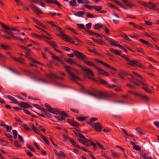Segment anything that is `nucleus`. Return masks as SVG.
<instances>
[{
	"label": "nucleus",
	"mask_w": 159,
	"mask_h": 159,
	"mask_svg": "<svg viewBox=\"0 0 159 159\" xmlns=\"http://www.w3.org/2000/svg\"><path fill=\"white\" fill-rule=\"evenodd\" d=\"M139 2L141 4L144 6L145 7H148V3L143 1H139Z\"/></svg>",
	"instance_id": "46"
},
{
	"label": "nucleus",
	"mask_w": 159,
	"mask_h": 159,
	"mask_svg": "<svg viewBox=\"0 0 159 159\" xmlns=\"http://www.w3.org/2000/svg\"><path fill=\"white\" fill-rule=\"evenodd\" d=\"M69 139L71 143L75 147L77 148H80V147L78 145L76 142L74 141L73 139H71V138H69Z\"/></svg>",
	"instance_id": "21"
},
{
	"label": "nucleus",
	"mask_w": 159,
	"mask_h": 159,
	"mask_svg": "<svg viewBox=\"0 0 159 159\" xmlns=\"http://www.w3.org/2000/svg\"><path fill=\"white\" fill-rule=\"evenodd\" d=\"M62 66L65 68V70L69 74L71 80L76 81L79 79L78 76L74 75L72 71L74 70L73 68L66 65L64 62L62 64Z\"/></svg>",
	"instance_id": "5"
},
{
	"label": "nucleus",
	"mask_w": 159,
	"mask_h": 159,
	"mask_svg": "<svg viewBox=\"0 0 159 159\" xmlns=\"http://www.w3.org/2000/svg\"><path fill=\"white\" fill-rule=\"evenodd\" d=\"M95 60L96 62L100 63L101 64L105 66H106L108 68H110V69H111L114 71H117V70L115 68H114V67H113L112 66H110L109 65L106 63L105 62H104L103 61H102L98 60L97 59H96Z\"/></svg>",
	"instance_id": "11"
},
{
	"label": "nucleus",
	"mask_w": 159,
	"mask_h": 159,
	"mask_svg": "<svg viewBox=\"0 0 159 159\" xmlns=\"http://www.w3.org/2000/svg\"><path fill=\"white\" fill-rule=\"evenodd\" d=\"M125 4L128 7L130 8H132L133 6L134 5V4H132L131 2H130L128 1L127 0L126 2H125Z\"/></svg>",
	"instance_id": "32"
},
{
	"label": "nucleus",
	"mask_w": 159,
	"mask_h": 159,
	"mask_svg": "<svg viewBox=\"0 0 159 159\" xmlns=\"http://www.w3.org/2000/svg\"><path fill=\"white\" fill-rule=\"evenodd\" d=\"M122 37L123 38H125V39H126V40H128L130 41L131 40V39H130L128 37L127 35L126 34H123Z\"/></svg>",
	"instance_id": "58"
},
{
	"label": "nucleus",
	"mask_w": 159,
	"mask_h": 159,
	"mask_svg": "<svg viewBox=\"0 0 159 159\" xmlns=\"http://www.w3.org/2000/svg\"><path fill=\"white\" fill-rule=\"evenodd\" d=\"M33 131L37 134L39 133V131L38 129L35 127L34 126L33 128H32Z\"/></svg>",
	"instance_id": "52"
},
{
	"label": "nucleus",
	"mask_w": 159,
	"mask_h": 159,
	"mask_svg": "<svg viewBox=\"0 0 159 159\" xmlns=\"http://www.w3.org/2000/svg\"><path fill=\"white\" fill-rule=\"evenodd\" d=\"M91 126L94 127L97 131L101 132L102 130V127L101 124L99 123H97L92 125Z\"/></svg>",
	"instance_id": "14"
},
{
	"label": "nucleus",
	"mask_w": 159,
	"mask_h": 159,
	"mask_svg": "<svg viewBox=\"0 0 159 159\" xmlns=\"http://www.w3.org/2000/svg\"><path fill=\"white\" fill-rule=\"evenodd\" d=\"M47 43H48L54 49L56 48V47H57V45L56 43V42L54 41H47Z\"/></svg>",
	"instance_id": "23"
},
{
	"label": "nucleus",
	"mask_w": 159,
	"mask_h": 159,
	"mask_svg": "<svg viewBox=\"0 0 159 159\" xmlns=\"http://www.w3.org/2000/svg\"><path fill=\"white\" fill-rule=\"evenodd\" d=\"M14 143L15 145L17 148H21V144L19 143L17 141H15L14 142Z\"/></svg>",
	"instance_id": "48"
},
{
	"label": "nucleus",
	"mask_w": 159,
	"mask_h": 159,
	"mask_svg": "<svg viewBox=\"0 0 159 159\" xmlns=\"http://www.w3.org/2000/svg\"><path fill=\"white\" fill-rule=\"evenodd\" d=\"M86 32H88L89 34L92 35H95V33L93 31L91 30H87L86 29Z\"/></svg>",
	"instance_id": "56"
},
{
	"label": "nucleus",
	"mask_w": 159,
	"mask_h": 159,
	"mask_svg": "<svg viewBox=\"0 0 159 159\" xmlns=\"http://www.w3.org/2000/svg\"><path fill=\"white\" fill-rule=\"evenodd\" d=\"M143 80H139L138 79H136V80L138 81L141 84L144 86H147V85L145 83V80L143 78V79H142Z\"/></svg>",
	"instance_id": "49"
},
{
	"label": "nucleus",
	"mask_w": 159,
	"mask_h": 159,
	"mask_svg": "<svg viewBox=\"0 0 159 159\" xmlns=\"http://www.w3.org/2000/svg\"><path fill=\"white\" fill-rule=\"evenodd\" d=\"M96 143L101 149L105 150L103 146L99 142H96Z\"/></svg>",
	"instance_id": "55"
},
{
	"label": "nucleus",
	"mask_w": 159,
	"mask_h": 159,
	"mask_svg": "<svg viewBox=\"0 0 159 159\" xmlns=\"http://www.w3.org/2000/svg\"><path fill=\"white\" fill-rule=\"evenodd\" d=\"M83 71L85 72V74L87 77L89 79H93L96 82H98V81L96 79H93L92 77L94 76V75L93 72L91 69L85 67Z\"/></svg>",
	"instance_id": "7"
},
{
	"label": "nucleus",
	"mask_w": 159,
	"mask_h": 159,
	"mask_svg": "<svg viewBox=\"0 0 159 159\" xmlns=\"http://www.w3.org/2000/svg\"><path fill=\"white\" fill-rule=\"evenodd\" d=\"M60 114L62 115L63 116H65V118L66 117H68L69 116L68 115L65 111H62Z\"/></svg>",
	"instance_id": "60"
},
{
	"label": "nucleus",
	"mask_w": 159,
	"mask_h": 159,
	"mask_svg": "<svg viewBox=\"0 0 159 159\" xmlns=\"http://www.w3.org/2000/svg\"><path fill=\"white\" fill-rule=\"evenodd\" d=\"M38 25H39L40 26L42 27L43 28H45L46 27V26L43 25L40 21H38L37 24Z\"/></svg>",
	"instance_id": "62"
},
{
	"label": "nucleus",
	"mask_w": 159,
	"mask_h": 159,
	"mask_svg": "<svg viewBox=\"0 0 159 159\" xmlns=\"http://www.w3.org/2000/svg\"><path fill=\"white\" fill-rule=\"evenodd\" d=\"M86 16L88 18H93L94 17L93 15L90 12H87L86 14Z\"/></svg>",
	"instance_id": "44"
},
{
	"label": "nucleus",
	"mask_w": 159,
	"mask_h": 159,
	"mask_svg": "<svg viewBox=\"0 0 159 159\" xmlns=\"http://www.w3.org/2000/svg\"><path fill=\"white\" fill-rule=\"evenodd\" d=\"M136 130L139 134H140L143 135H144L145 134V133L142 132L141 131L142 130L139 128H136Z\"/></svg>",
	"instance_id": "47"
},
{
	"label": "nucleus",
	"mask_w": 159,
	"mask_h": 159,
	"mask_svg": "<svg viewBox=\"0 0 159 159\" xmlns=\"http://www.w3.org/2000/svg\"><path fill=\"white\" fill-rule=\"evenodd\" d=\"M0 47L1 48L4 49H7L10 48V47L9 45H4L2 43L0 44Z\"/></svg>",
	"instance_id": "34"
},
{
	"label": "nucleus",
	"mask_w": 159,
	"mask_h": 159,
	"mask_svg": "<svg viewBox=\"0 0 159 159\" xmlns=\"http://www.w3.org/2000/svg\"><path fill=\"white\" fill-rule=\"evenodd\" d=\"M65 39L66 40V41H67L72 43L75 44V41L72 40V39L69 37L67 35L65 38L64 39Z\"/></svg>",
	"instance_id": "33"
},
{
	"label": "nucleus",
	"mask_w": 159,
	"mask_h": 159,
	"mask_svg": "<svg viewBox=\"0 0 159 159\" xmlns=\"http://www.w3.org/2000/svg\"><path fill=\"white\" fill-rule=\"evenodd\" d=\"M37 4H38V5L41 6L43 7H45L44 4L43 3L42 1L40 0H37Z\"/></svg>",
	"instance_id": "40"
},
{
	"label": "nucleus",
	"mask_w": 159,
	"mask_h": 159,
	"mask_svg": "<svg viewBox=\"0 0 159 159\" xmlns=\"http://www.w3.org/2000/svg\"><path fill=\"white\" fill-rule=\"evenodd\" d=\"M102 27V26L100 24H97L95 25L94 28L95 29H98Z\"/></svg>",
	"instance_id": "51"
},
{
	"label": "nucleus",
	"mask_w": 159,
	"mask_h": 159,
	"mask_svg": "<svg viewBox=\"0 0 159 159\" xmlns=\"http://www.w3.org/2000/svg\"><path fill=\"white\" fill-rule=\"evenodd\" d=\"M69 4L70 5L72 6H73L75 7L77 6V5L76 3V2H75V3L73 1H70L69 2Z\"/></svg>",
	"instance_id": "59"
},
{
	"label": "nucleus",
	"mask_w": 159,
	"mask_h": 159,
	"mask_svg": "<svg viewBox=\"0 0 159 159\" xmlns=\"http://www.w3.org/2000/svg\"><path fill=\"white\" fill-rule=\"evenodd\" d=\"M41 137L43 139L44 141L47 144H49V142L47 139L46 138V137L44 136L42 134H40V135Z\"/></svg>",
	"instance_id": "35"
},
{
	"label": "nucleus",
	"mask_w": 159,
	"mask_h": 159,
	"mask_svg": "<svg viewBox=\"0 0 159 159\" xmlns=\"http://www.w3.org/2000/svg\"><path fill=\"white\" fill-rule=\"evenodd\" d=\"M85 14L84 12L82 11H78L77 13H75L74 15L78 17H82Z\"/></svg>",
	"instance_id": "28"
},
{
	"label": "nucleus",
	"mask_w": 159,
	"mask_h": 159,
	"mask_svg": "<svg viewBox=\"0 0 159 159\" xmlns=\"http://www.w3.org/2000/svg\"><path fill=\"white\" fill-rule=\"evenodd\" d=\"M25 51V57L28 58L29 60L32 61L34 59L30 57L31 52V50L29 48H27Z\"/></svg>",
	"instance_id": "15"
},
{
	"label": "nucleus",
	"mask_w": 159,
	"mask_h": 159,
	"mask_svg": "<svg viewBox=\"0 0 159 159\" xmlns=\"http://www.w3.org/2000/svg\"><path fill=\"white\" fill-rule=\"evenodd\" d=\"M86 118V117H77V119L79 121L81 122L84 121Z\"/></svg>",
	"instance_id": "39"
},
{
	"label": "nucleus",
	"mask_w": 159,
	"mask_h": 159,
	"mask_svg": "<svg viewBox=\"0 0 159 159\" xmlns=\"http://www.w3.org/2000/svg\"><path fill=\"white\" fill-rule=\"evenodd\" d=\"M54 117L55 118H56V119H57L58 120V122L59 121H62L64 120L65 119V116H54Z\"/></svg>",
	"instance_id": "31"
},
{
	"label": "nucleus",
	"mask_w": 159,
	"mask_h": 159,
	"mask_svg": "<svg viewBox=\"0 0 159 159\" xmlns=\"http://www.w3.org/2000/svg\"><path fill=\"white\" fill-rule=\"evenodd\" d=\"M44 106L48 109L49 112L55 114L57 115L58 113L60 114V112L57 109L53 108L49 104L45 103Z\"/></svg>",
	"instance_id": "8"
},
{
	"label": "nucleus",
	"mask_w": 159,
	"mask_h": 159,
	"mask_svg": "<svg viewBox=\"0 0 159 159\" xmlns=\"http://www.w3.org/2000/svg\"><path fill=\"white\" fill-rule=\"evenodd\" d=\"M5 135L11 141H12L13 140L12 139V136L11 134H7L6 133L5 134Z\"/></svg>",
	"instance_id": "38"
},
{
	"label": "nucleus",
	"mask_w": 159,
	"mask_h": 159,
	"mask_svg": "<svg viewBox=\"0 0 159 159\" xmlns=\"http://www.w3.org/2000/svg\"><path fill=\"white\" fill-rule=\"evenodd\" d=\"M111 154L114 157L116 158H118L119 157V155L115 152L113 151H111Z\"/></svg>",
	"instance_id": "45"
},
{
	"label": "nucleus",
	"mask_w": 159,
	"mask_h": 159,
	"mask_svg": "<svg viewBox=\"0 0 159 159\" xmlns=\"http://www.w3.org/2000/svg\"><path fill=\"white\" fill-rule=\"evenodd\" d=\"M75 134L77 137H79L78 139L79 142L85 145L86 147H88L91 145V142H93L92 140L86 139L83 134L79 132H75Z\"/></svg>",
	"instance_id": "4"
},
{
	"label": "nucleus",
	"mask_w": 159,
	"mask_h": 159,
	"mask_svg": "<svg viewBox=\"0 0 159 159\" xmlns=\"http://www.w3.org/2000/svg\"><path fill=\"white\" fill-rule=\"evenodd\" d=\"M45 75L47 77L51 79V81H50L51 83H52L60 87H63L65 86L64 85L58 83L52 79L53 78H56L58 77V76L53 73L51 72L49 74H46Z\"/></svg>",
	"instance_id": "6"
},
{
	"label": "nucleus",
	"mask_w": 159,
	"mask_h": 159,
	"mask_svg": "<svg viewBox=\"0 0 159 159\" xmlns=\"http://www.w3.org/2000/svg\"><path fill=\"white\" fill-rule=\"evenodd\" d=\"M110 51L114 54L120 56V53L116 49L113 48H111L110 49Z\"/></svg>",
	"instance_id": "29"
},
{
	"label": "nucleus",
	"mask_w": 159,
	"mask_h": 159,
	"mask_svg": "<svg viewBox=\"0 0 159 159\" xmlns=\"http://www.w3.org/2000/svg\"><path fill=\"white\" fill-rule=\"evenodd\" d=\"M102 7L100 6H94V9L101 13H106L107 11L105 10H102Z\"/></svg>",
	"instance_id": "17"
},
{
	"label": "nucleus",
	"mask_w": 159,
	"mask_h": 159,
	"mask_svg": "<svg viewBox=\"0 0 159 159\" xmlns=\"http://www.w3.org/2000/svg\"><path fill=\"white\" fill-rule=\"evenodd\" d=\"M84 6L89 10H92L93 9H94V6H91L88 5H84Z\"/></svg>",
	"instance_id": "42"
},
{
	"label": "nucleus",
	"mask_w": 159,
	"mask_h": 159,
	"mask_svg": "<svg viewBox=\"0 0 159 159\" xmlns=\"http://www.w3.org/2000/svg\"><path fill=\"white\" fill-rule=\"evenodd\" d=\"M85 93L88 95L99 99H107L110 97L116 96V94L111 92L104 93L98 90H97L94 92H91L89 91H86Z\"/></svg>",
	"instance_id": "3"
},
{
	"label": "nucleus",
	"mask_w": 159,
	"mask_h": 159,
	"mask_svg": "<svg viewBox=\"0 0 159 159\" xmlns=\"http://www.w3.org/2000/svg\"><path fill=\"white\" fill-rule=\"evenodd\" d=\"M64 60L66 62L69 64H76V62L75 61H73L72 59L69 58H65L64 59Z\"/></svg>",
	"instance_id": "22"
},
{
	"label": "nucleus",
	"mask_w": 159,
	"mask_h": 159,
	"mask_svg": "<svg viewBox=\"0 0 159 159\" xmlns=\"http://www.w3.org/2000/svg\"><path fill=\"white\" fill-rule=\"evenodd\" d=\"M139 40L140 41L141 43H142L146 45L148 47H150L152 48H154V46H152V44H151L150 43H149L148 42L143 39H139Z\"/></svg>",
	"instance_id": "18"
},
{
	"label": "nucleus",
	"mask_w": 159,
	"mask_h": 159,
	"mask_svg": "<svg viewBox=\"0 0 159 159\" xmlns=\"http://www.w3.org/2000/svg\"><path fill=\"white\" fill-rule=\"evenodd\" d=\"M120 74L122 75H129L133 79H135V77L133 75H131V74H128L126 72L124 71H121L120 73Z\"/></svg>",
	"instance_id": "27"
},
{
	"label": "nucleus",
	"mask_w": 159,
	"mask_h": 159,
	"mask_svg": "<svg viewBox=\"0 0 159 159\" xmlns=\"http://www.w3.org/2000/svg\"><path fill=\"white\" fill-rule=\"evenodd\" d=\"M141 157L143 158V159H148V157L145 153L141 154Z\"/></svg>",
	"instance_id": "50"
},
{
	"label": "nucleus",
	"mask_w": 159,
	"mask_h": 159,
	"mask_svg": "<svg viewBox=\"0 0 159 159\" xmlns=\"http://www.w3.org/2000/svg\"><path fill=\"white\" fill-rule=\"evenodd\" d=\"M11 58L15 61L19 62L21 63L24 64V61H25V60L21 57H20L18 58H16L14 57H11Z\"/></svg>",
	"instance_id": "20"
},
{
	"label": "nucleus",
	"mask_w": 159,
	"mask_h": 159,
	"mask_svg": "<svg viewBox=\"0 0 159 159\" xmlns=\"http://www.w3.org/2000/svg\"><path fill=\"white\" fill-rule=\"evenodd\" d=\"M129 65L134 66H139L142 67L143 66L138 61L133 60H131L129 64Z\"/></svg>",
	"instance_id": "16"
},
{
	"label": "nucleus",
	"mask_w": 159,
	"mask_h": 159,
	"mask_svg": "<svg viewBox=\"0 0 159 159\" xmlns=\"http://www.w3.org/2000/svg\"><path fill=\"white\" fill-rule=\"evenodd\" d=\"M98 80L102 84L105 85L107 88H111L116 86V85H110L105 80L102 79L101 78H98Z\"/></svg>",
	"instance_id": "12"
},
{
	"label": "nucleus",
	"mask_w": 159,
	"mask_h": 159,
	"mask_svg": "<svg viewBox=\"0 0 159 159\" xmlns=\"http://www.w3.org/2000/svg\"><path fill=\"white\" fill-rule=\"evenodd\" d=\"M71 50L74 52L75 56L77 58L82 61L85 64L90 66H93L97 70L98 73L107 77H108L110 76V74L109 73L103 69L99 68L95 66L93 63L89 61V58L85 55L78 51L72 49Z\"/></svg>",
	"instance_id": "2"
},
{
	"label": "nucleus",
	"mask_w": 159,
	"mask_h": 159,
	"mask_svg": "<svg viewBox=\"0 0 159 159\" xmlns=\"http://www.w3.org/2000/svg\"><path fill=\"white\" fill-rule=\"evenodd\" d=\"M133 148L137 151H140L141 150V148L139 146L136 145L133 146Z\"/></svg>",
	"instance_id": "43"
},
{
	"label": "nucleus",
	"mask_w": 159,
	"mask_h": 159,
	"mask_svg": "<svg viewBox=\"0 0 159 159\" xmlns=\"http://www.w3.org/2000/svg\"><path fill=\"white\" fill-rule=\"evenodd\" d=\"M148 7L149 8L152 9H156V6L155 4L152 3L151 2H149L148 3Z\"/></svg>",
	"instance_id": "24"
},
{
	"label": "nucleus",
	"mask_w": 159,
	"mask_h": 159,
	"mask_svg": "<svg viewBox=\"0 0 159 159\" xmlns=\"http://www.w3.org/2000/svg\"><path fill=\"white\" fill-rule=\"evenodd\" d=\"M38 80L39 81H40L41 82H42L44 83H51L50 81H49L47 80H45L42 79H39Z\"/></svg>",
	"instance_id": "41"
},
{
	"label": "nucleus",
	"mask_w": 159,
	"mask_h": 159,
	"mask_svg": "<svg viewBox=\"0 0 159 159\" xmlns=\"http://www.w3.org/2000/svg\"><path fill=\"white\" fill-rule=\"evenodd\" d=\"M76 25L78 26V28L80 29H84L85 31L86 30V28L84 26V25L82 24H76Z\"/></svg>",
	"instance_id": "30"
},
{
	"label": "nucleus",
	"mask_w": 159,
	"mask_h": 159,
	"mask_svg": "<svg viewBox=\"0 0 159 159\" xmlns=\"http://www.w3.org/2000/svg\"><path fill=\"white\" fill-rule=\"evenodd\" d=\"M52 57L54 59L57 60L59 62H60L62 65L64 63V62L59 57L54 55V54H53V55H52Z\"/></svg>",
	"instance_id": "26"
},
{
	"label": "nucleus",
	"mask_w": 159,
	"mask_h": 159,
	"mask_svg": "<svg viewBox=\"0 0 159 159\" xmlns=\"http://www.w3.org/2000/svg\"><path fill=\"white\" fill-rule=\"evenodd\" d=\"M19 105L25 108H32V107L27 102H21V103L19 102L18 103Z\"/></svg>",
	"instance_id": "19"
},
{
	"label": "nucleus",
	"mask_w": 159,
	"mask_h": 159,
	"mask_svg": "<svg viewBox=\"0 0 159 159\" xmlns=\"http://www.w3.org/2000/svg\"><path fill=\"white\" fill-rule=\"evenodd\" d=\"M56 30L61 33V34H58L57 35L58 37H61L62 38H63L64 39L67 35L63 33V32L61 28L57 26L56 27Z\"/></svg>",
	"instance_id": "13"
},
{
	"label": "nucleus",
	"mask_w": 159,
	"mask_h": 159,
	"mask_svg": "<svg viewBox=\"0 0 159 159\" xmlns=\"http://www.w3.org/2000/svg\"><path fill=\"white\" fill-rule=\"evenodd\" d=\"M97 43L101 45H106V44L102 40H98Z\"/></svg>",
	"instance_id": "61"
},
{
	"label": "nucleus",
	"mask_w": 159,
	"mask_h": 159,
	"mask_svg": "<svg viewBox=\"0 0 159 159\" xmlns=\"http://www.w3.org/2000/svg\"><path fill=\"white\" fill-rule=\"evenodd\" d=\"M22 126L26 130H31L29 127L25 124H23Z\"/></svg>",
	"instance_id": "53"
},
{
	"label": "nucleus",
	"mask_w": 159,
	"mask_h": 159,
	"mask_svg": "<svg viewBox=\"0 0 159 159\" xmlns=\"http://www.w3.org/2000/svg\"><path fill=\"white\" fill-rule=\"evenodd\" d=\"M153 124L156 127L159 129V122L156 121L153 122Z\"/></svg>",
	"instance_id": "64"
},
{
	"label": "nucleus",
	"mask_w": 159,
	"mask_h": 159,
	"mask_svg": "<svg viewBox=\"0 0 159 159\" xmlns=\"http://www.w3.org/2000/svg\"><path fill=\"white\" fill-rule=\"evenodd\" d=\"M30 6L31 8L32 9L34 12H35L37 15H39L40 17H41V16H39V14H42L43 12L40 9L38 8L33 4H30Z\"/></svg>",
	"instance_id": "9"
},
{
	"label": "nucleus",
	"mask_w": 159,
	"mask_h": 159,
	"mask_svg": "<svg viewBox=\"0 0 159 159\" xmlns=\"http://www.w3.org/2000/svg\"><path fill=\"white\" fill-rule=\"evenodd\" d=\"M146 59L148 60H149V61H152L153 62L155 63H158V61L155 60L153 58H152V57H147V58H146Z\"/></svg>",
	"instance_id": "36"
},
{
	"label": "nucleus",
	"mask_w": 159,
	"mask_h": 159,
	"mask_svg": "<svg viewBox=\"0 0 159 159\" xmlns=\"http://www.w3.org/2000/svg\"><path fill=\"white\" fill-rule=\"evenodd\" d=\"M71 50L74 52L75 56L77 58L82 61L85 64L90 66H93L97 70L98 73L107 77H108L110 76V74L109 73L103 69L99 68L95 66L93 63L89 61V58L85 55L78 51L72 49Z\"/></svg>",
	"instance_id": "1"
},
{
	"label": "nucleus",
	"mask_w": 159,
	"mask_h": 159,
	"mask_svg": "<svg viewBox=\"0 0 159 159\" xmlns=\"http://www.w3.org/2000/svg\"><path fill=\"white\" fill-rule=\"evenodd\" d=\"M0 24L4 29L6 30H9L10 29V27L6 26L1 21H0Z\"/></svg>",
	"instance_id": "37"
},
{
	"label": "nucleus",
	"mask_w": 159,
	"mask_h": 159,
	"mask_svg": "<svg viewBox=\"0 0 159 159\" xmlns=\"http://www.w3.org/2000/svg\"><path fill=\"white\" fill-rule=\"evenodd\" d=\"M48 23L50 24L52 27H56L57 26L53 22L51 21H48Z\"/></svg>",
	"instance_id": "57"
},
{
	"label": "nucleus",
	"mask_w": 159,
	"mask_h": 159,
	"mask_svg": "<svg viewBox=\"0 0 159 159\" xmlns=\"http://www.w3.org/2000/svg\"><path fill=\"white\" fill-rule=\"evenodd\" d=\"M62 48L64 50L67 51H69L71 50L70 48L65 46H62Z\"/></svg>",
	"instance_id": "63"
},
{
	"label": "nucleus",
	"mask_w": 159,
	"mask_h": 159,
	"mask_svg": "<svg viewBox=\"0 0 159 159\" xmlns=\"http://www.w3.org/2000/svg\"><path fill=\"white\" fill-rule=\"evenodd\" d=\"M105 39L110 43V44L114 46H117L119 48L121 49L123 47L119 44H117L116 42L113 39L108 37H105Z\"/></svg>",
	"instance_id": "10"
},
{
	"label": "nucleus",
	"mask_w": 159,
	"mask_h": 159,
	"mask_svg": "<svg viewBox=\"0 0 159 159\" xmlns=\"http://www.w3.org/2000/svg\"><path fill=\"white\" fill-rule=\"evenodd\" d=\"M26 146L32 152H34L35 151V149L33 147L30 146L29 144H27Z\"/></svg>",
	"instance_id": "54"
},
{
	"label": "nucleus",
	"mask_w": 159,
	"mask_h": 159,
	"mask_svg": "<svg viewBox=\"0 0 159 159\" xmlns=\"http://www.w3.org/2000/svg\"><path fill=\"white\" fill-rule=\"evenodd\" d=\"M7 97L10 100L12 101V102L14 103H19L18 102V101L16 100L13 97L8 95L7 96Z\"/></svg>",
	"instance_id": "25"
}]
</instances>
